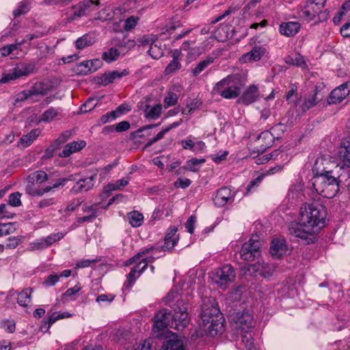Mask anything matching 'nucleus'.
I'll list each match as a JSON object with an SVG mask.
<instances>
[{
	"mask_svg": "<svg viewBox=\"0 0 350 350\" xmlns=\"http://www.w3.org/2000/svg\"><path fill=\"white\" fill-rule=\"evenodd\" d=\"M129 224L135 228L139 227L142 225L144 221V215L136 211H131L127 214Z\"/></svg>",
	"mask_w": 350,
	"mask_h": 350,
	"instance_id": "72a5a7b5",
	"label": "nucleus"
},
{
	"mask_svg": "<svg viewBox=\"0 0 350 350\" xmlns=\"http://www.w3.org/2000/svg\"><path fill=\"white\" fill-rule=\"evenodd\" d=\"M179 240L178 236L175 238L167 239V237H165L163 247H165L167 251L172 250L174 247L178 243Z\"/></svg>",
	"mask_w": 350,
	"mask_h": 350,
	"instance_id": "4d7b16f0",
	"label": "nucleus"
},
{
	"mask_svg": "<svg viewBox=\"0 0 350 350\" xmlns=\"http://www.w3.org/2000/svg\"><path fill=\"white\" fill-rule=\"evenodd\" d=\"M64 237L62 232H57L42 238L46 247L51 246L55 242L61 240Z\"/></svg>",
	"mask_w": 350,
	"mask_h": 350,
	"instance_id": "de8ad7c7",
	"label": "nucleus"
},
{
	"mask_svg": "<svg viewBox=\"0 0 350 350\" xmlns=\"http://www.w3.org/2000/svg\"><path fill=\"white\" fill-rule=\"evenodd\" d=\"M72 135L70 131H65L63 132L54 142L60 147V145L64 144Z\"/></svg>",
	"mask_w": 350,
	"mask_h": 350,
	"instance_id": "e2e57ef3",
	"label": "nucleus"
},
{
	"mask_svg": "<svg viewBox=\"0 0 350 350\" xmlns=\"http://www.w3.org/2000/svg\"><path fill=\"white\" fill-rule=\"evenodd\" d=\"M312 172L314 176L333 175L340 177L343 167L340 165L335 158L328 154H324L316 159Z\"/></svg>",
	"mask_w": 350,
	"mask_h": 350,
	"instance_id": "0eeeda50",
	"label": "nucleus"
},
{
	"mask_svg": "<svg viewBox=\"0 0 350 350\" xmlns=\"http://www.w3.org/2000/svg\"><path fill=\"white\" fill-rule=\"evenodd\" d=\"M301 25L299 22H286L280 24L279 27L280 33L286 37H293L299 31Z\"/></svg>",
	"mask_w": 350,
	"mask_h": 350,
	"instance_id": "5701e85b",
	"label": "nucleus"
},
{
	"mask_svg": "<svg viewBox=\"0 0 350 350\" xmlns=\"http://www.w3.org/2000/svg\"><path fill=\"white\" fill-rule=\"evenodd\" d=\"M29 96L31 98L33 96H44L46 94V90L44 88L43 83H35L29 90H27Z\"/></svg>",
	"mask_w": 350,
	"mask_h": 350,
	"instance_id": "a19ab883",
	"label": "nucleus"
},
{
	"mask_svg": "<svg viewBox=\"0 0 350 350\" xmlns=\"http://www.w3.org/2000/svg\"><path fill=\"white\" fill-rule=\"evenodd\" d=\"M33 65L17 64L8 73L4 74L0 79V83H5L12 80H15L23 76H27L33 72Z\"/></svg>",
	"mask_w": 350,
	"mask_h": 350,
	"instance_id": "ddd939ff",
	"label": "nucleus"
},
{
	"mask_svg": "<svg viewBox=\"0 0 350 350\" xmlns=\"http://www.w3.org/2000/svg\"><path fill=\"white\" fill-rule=\"evenodd\" d=\"M200 317L204 325L210 323L208 327L210 332L215 331L216 334L223 327L224 320L222 314L213 304H206L202 306Z\"/></svg>",
	"mask_w": 350,
	"mask_h": 350,
	"instance_id": "6e6552de",
	"label": "nucleus"
},
{
	"mask_svg": "<svg viewBox=\"0 0 350 350\" xmlns=\"http://www.w3.org/2000/svg\"><path fill=\"white\" fill-rule=\"evenodd\" d=\"M234 198V192L228 187H222L217 191L213 200L217 207H224L227 204L232 203Z\"/></svg>",
	"mask_w": 350,
	"mask_h": 350,
	"instance_id": "4468645a",
	"label": "nucleus"
},
{
	"mask_svg": "<svg viewBox=\"0 0 350 350\" xmlns=\"http://www.w3.org/2000/svg\"><path fill=\"white\" fill-rule=\"evenodd\" d=\"M49 179L47 174L42 170H38L29 174L26 180H32L34 183L42 184Z\"/></svg>",
	"mask_w": 350,
	"mask_h": 350,
	"instance_id": "f704fd0d",
	"label": "nucleus"
},
{
	"mask_svg": "<svg viewBox=\"0 0 350 350\" xmlns=\"http://www.w3.org/2000/svg\"><path fill=\"white\" fill-rule=\"evenodd\" d=\"M71 8L72 9L75 10V11L73 12V14L70 16V18L72 20H75L77 18H79V17L83 16L87 14V12H85V10L81 5L80 2L78 3L75 5H72Z\"/></svg>",
	"mask_w": 350,
	"mask_h": 350,
	"instance_id": "864d4df0",
	"label": "nucleus"
},
{
	"mask_svg": "<svg viewBox=\"0 0 350 350\" xmlns=\"http://www.w3.org/2000/svg\"><path fill=\"white\" fill-rule=\"evenodd\" d=\"M57 109L50 107L42 113L41 120L44 122H50L57 116Z\"/></svg>",
	"mask_w": 350,
	"mask_h": 350,
	"instance_id": "8fccbe9b",
	"label": "nucleus"
},
{
	"mask_svg": "<svg viewBox=\"0 0 350 350\" xmlns=\"http://www.w3.org/2000/svg\"><path fill=\"white\" fill-rule=\"evenodd\" d=\"M114 111H111L106 114L102 116L100 118V122L101 124H105L109 122H111L115 119H116L118 116L116 115Z\"/></svg>",
	"mask_w": 350,
	"mask_h": 350,
	"instance_id": "0e129e2a",
	"label": "nucleus"
},
{
	"mask_svg": "<svg viewBox=\"0 0 350 350\" xmlns=\"http://www.w3.org/2000/svg\"><path fill=\"white\" fill-rule=\"evenodd\" d=\"M2 236L13 233L16 230L15 223L1 224Z\"/></svg>",
	"mask_w": 350,
	"mask_h": 350,
	"instance_id": "6e6d98bb",
	"label": "nucleus"
},
{
	"mask_svg": "<svg viewBox=\"0 0 350 350\" xmlns=\"http://www.w3.org/2000/svg\"><path fill=\"white\" fill-rule=\"evenodd\" d=\"M29 10V8L28 4L22 1L19 3L17 8L13 11V15L15 18H16L20 16L21 15L27 13Z\"/></svg>",
	"mask_w": 350,
	"mask_h": 350,
	"instance_id": "603ef678",
	"label": "nucleus"
},
{
	"mask_svg": "<svg viewBox=\"0 0 350 350\" xmlns=\"http://www.w3.org/2000/svg\"><path fill=\"white\" fill-rule=\"evenodd\" d=\"M261 242L258 235H252L245 242L239 251L240 258L247 262H253L260 256Z\"/></svg>",
	"mask_w": 350,
	"mask_h": 350,
	"instance_id": "1a4fd4ad",
	"label": "nucleus"
},
{
	"mask_svg": "<svg viewBox=\"0 0 350 350\" xmlns=\"http://www.w3.org/2000/svg\"><path fill=\"white\" fill-rule=\"evenodd\" d=\"M82 211L83 213H89V215L78 217L77 219V221L79 224H82L84 222L92 223L98 217V207L97 204H94L90 206L83 205L82 207Z\"/></svg>",
	"mask_w": 350,
	"mask_h": 350,
	"instance_id": "412c9836",
	"label": "nucleus"
},
{
	"mask_svg": "<svg viewBox=\"0 0 350 350\" xmlns=\"http://www.w3.org/2000/svg\"><path fill=\"white\" fill-rule=\"evenodd\" d=\"M96 174H94L89 177L80 178L70 189V192L74 194L86 192L94 187Z\"/></svg>",
	"mask_w": 350,
	"mask_h": 350,
	"instance_id": "dca6fc26",
	"label": "nucleus"
},
{
	"mask_svg": "<svg viewBox=\"0 0 350 350\" xmlns=\"http://www.w3.org/2000/svg\"><path fill=\"white\" fill-rule=\"evenodd\" d=\"M31 288H27L22 291L18 296L17 303L23 307H27L31 301Z\"/></svg>",
	"mask_w": 350,
	"mask_h": 350,
	"instance_id": "2f4dec72",
	"label": "nucleus"
},
{
	"mask_svg": "<svg viewBox=\"0 0 350 350\" xmlns=\"http://www.w3.org/2000/svg\"><path fill=\"white\" fill-rule=\"evenodd\" d=\"M8 205L6 204H1L0 205V218H13L15 215L14 213L8 210Z\"/></svg>",
	"mask_w": 350,
	"mask_h": 350,
	"instance_id": "13d9d810",
	"label": "nucleus"
},
{
	"mask_svg": "<svg viewBox=\"0 0 350 350\" xmlns=\"http://www.w3.org/2000/svg\"><path fill=\"white\" fill-rule=\"evenodd\" d=\"M161 350H185V348L181 340L173 338L166 340Z\"/></svg>",
	"mask_w": 350,
	"mask_h": 350,
	"instance_id": "c85d7f7f",
	"label": "nucleus"
},
{
	"mask_svg": "<svg viewBox=\"0 0 350 350\" xmlns=\"http://www.w3.org/2000/svg\"><path fill=\"white\" fill-rule=\"evenodd\" d=\"M46 248L45 243L44 242L43 239H38L33 242H31L29 244V247H27L28 251H35V250H42Z\"/></svg>",
	"mask_w": 350,
	"mask_h": 350,
	"instance_id": "3c124183",
	"label": "nucleus"
},
{
	"mask_svg": "<svg viewBox=\"0 0 350 350\" xmlns=\"http://www.w3.org/2000/svg\"><path fill=\"white\" fill-rule=\"evenodd\" d=\"M205 161L206 160L204 159L192 158L186 162L183 169L190 172H196L199 170L198 166L204 163Z\"/></svg>",
	"mask_w": 350,
	"mask_h": 350,
	"instance_id": "4c0bfd02",
	"label": "nucleus"
},
{
	"mask_svg": "<svg viewBox=\"0 0 350 350\" xmlns=\"http://www.w3.org/2000/svg\"><path fill=\"white\" fill-rule=\"evenodd\" d=\"M284 62L291 66H301L302 65H306L304 57L298 53L294 55H287L284 58Z\"/></svg>",
	"mask_w": 350,
	"mask_h": 350,
	"instance_id": "c9c22d12",
	"label": "nucleus"
},
{
	"mask_svg": "<svg viewBox=\"0 0 350 350\" xmlns=\"http://www.w3.org/2000/svg\"><path fill=\"white\" fill-rule=\"evenodd\" d=\"M129 71L124 69L123 71L114 70L108 73H104L100 77H98L95 81L97 84L102 85H107L113 83L116 79H121L122 77L129 75Z\"/></svg>",
	"mask_w": 350,
	"mask_h": 350,
	"instance_id": "6ab92c4d",
	"label": "nucleus"
},
{
	"mask_svg": "<svg viewBox=\"0 0 350 350\" xmlns=\"http://www.w3.org/2000/svg\"><path fill=\"white\" fill-rule=\"evenodd\" d=\"M40 133L39 129H33L27 135H23L19 142L23 147H27L39 136Z\"/></svg>",
	"mask_w": 350,
	"mask_h": 350,
	"instance_id": "7c9ffc66",
	"label": "nucleus"
},
{
	"mask_svg": "<svg viewBox=\"0 0 350 350\" xmlns=\"http://www.w3.org/2000/svg\"><path fill=\"white\" fill-rule=\"evenodd\" d=\"M230 27L227 25H221L215 31V38L220 42H224L229 38Z\"/></svg>",
	"mask_w": 350,
	"mask_h": 350,
	"instance_id": "ea45409f",
	"label": "nucleus"
},
{
	"mask_svg": "<svg viewBox=\"0 0 350 350\" xmlns=\"http://www.w3.org/2000/svg\"><path fill=\"white\" fill-rule=\"evenodd\" d=\"M339 156L343 164L350 167V142L347 141L341 144Z\"/></svg>",
	"mask_w": 350,
	"mask_h": 350,
	"instance_id": "bb28decb",
	"label": "nucleus"
},
{
	"mask_svg": "<svg viewBox=\"0 0 350 350\" xmlns=\"http://www.w3.org/2000/svg\"><path fill=\"white\" fill-rule=\"evenodd\" d=\"M89 60L83 61L78 64L74 68V71L77 75H87L92 73Z\"/></svg>",
	"mask_w": 350,
	"mask_h": 350,
	"instance_id": "e433bc0d",
	"label": "nucleus"
},
{
	"mask_svg": "<svg viewBox=\"0 0 350 350\" xmlns=\"http://www.w3.org/2000/svg\"><path fill=\"white\" fill-rule=\"evenodd\" d=\"M253 318L248 312H237L231 316V326L240 335L243 350H256L250 332L252 327Z\"/></svg>",
	"mask_w": 350,
	"mask_h": 350,
	"instance_id": "f03ea898",
	"label": "nucleus"
},
{
	"mask_svg": "<svg viewBox=\"0 0 350 350\" xmlns=\"http://www.w3.org/2000/svg\"><path fill=\"white\" fill-rule=\"evenodd\" d=\"M137 21L138 18L133 16L126 18L124 22V29L126 31H130L133 29L137 25Z\"/></svg>",
	"mask_w": 350,
	"mask_h": 350,
	"instance_id": "680f3d73",
	"label": "nucleus"
},
{
	"mask_svg": "<svg viewBox=\"0 0 350 350\" xmlns=\"http://www.w3.org/2000/svg\"><path fill=\"white\" fill-rule=\"evenodd\" d=\"M80 3L87 14L90 12L96 10L100 5V0H86L81 1Z\"/></svg>",
	"mask_w": 350,
	"mask_h": 350,
	"instance_id": "79ce46f5",
	"label": "nucleus"
},
{
	"mask_svg": "<svg viewBox=\"0 0 350 350\" xmlns=\"http://www.w3.org/2000/svg\"><path fill=\"white\" fill-rule=\"evenodd\" d=\"M81 204L82 200L80 198L74 199L68 203L64 211H74Z\"/></svg>",
	"mask_w": 350,
	"mask_h": 350,
	"instance_id": "338daca9",
	"label": "nucleus"
},
{
	"mask_svg": "<svg viewBox=\"0 0 350 350\" xmlns=\"http://www.w3.org/2000/svg\"><path fill=\"white\" fill-rule=\"evenodd\" d=\"M94 43V37L90 33H86L75 41V47L79 50H82L88 46H92Z\"/></svg>",
	"mask_w": 350,
	"mask_h": 350,
	"instance_id": "a878e982",
	"label": "nucleus"
},
{
	"mask_svg": "<svg viewBox=\"0 0 350 350\" xmlns=\"http://www.w3.org/2000/svg\"><path fill=\"white\" fill-rule=\"evenodd\" d=\"M138 278L139 276H137L136 269L131 268L130 272L126 275V280L124 284V287L130 290Z\"/></svg>",
	"mask_w": 350,
	"mask_h": 350,
	"instance_id": "37998d69",
	"label": "nucleus"
},
{
	"mask_svg": "<svg viewBox=\"0 0 350 350\" xmlns=\"http://www.w3.org/2000/svg\"><path fill=\"white\" fill-rule=\"evenodd\" d=\"M267 53L266 49L262 46H255L252 49L240 58L239 62L242 64H246L252 62L259 61Z\"/></svg>",
	"mask_w": 350,
	"mask_h": 350,
	"instance_id": "f3484780",
	"label": "nucleus"
},
{
	"mask_svg": "<svg viewBox=\"0 0 350 350\" xmlns=\"http://www.w3.org/2000/svg\"><path fill=\"white\" fill-rule=\"evenodd\" d=\"M129 179L128 178H122L118 180L116 183L112 184L109 183L108 184L103 191V193L105 194L107 196H108L110 194V192L111 191L118 190L120 189L122 187H125L129 183Z\"/></svg>",
	"mask_w": 350,
	"mask_h": 350,
	"instance_id": "473e14b6",
	"label": "nucleus"
},
{
	"mask_svg": "<svg viewBox=\"0 0 350 350\" xmlns=\"http://www.w3.org/2000/svg\"><path fill=\"white\" fill-rule=\"evenodd\" d=\"M130 126L129 121L124 120L115 125V130L118 133L124 132L129 129Z\"/></svg>",
	"mask_w": 350,
	"mask_h": 350,
	"instance_id": "774afa93",
	"label": "nucleus"
},
{
	"mask_svg": "<svg viewBox=\"0 0 350 350\" xmlns=\"http://www.w3.org/2000/svg\"><path fill=\"white\" fill-rule=\"evenodd\" d=\"M96 104L97 101L94 98H90L81 106L80 111L84 113L90 111L95 108Z\"/></svg>",
	"mask_w": 350,
	"mask_h": 350,
	"instance_id": "09e8293b",
	"label": "nucleus"
},
{
	"mask_svg": "<svg viewBox=\"0 0 350 350\" xmlns=\"http://www.w3.org/2000/svg\"><path fill=\"white\" fill-rule=\"evenodd\" d=\"M120 55L119 51L113 47L110 48L102 54V59L107 63L116 61Z\"/></svg>",
	"mask_w": 350,
	"mask_h": 350,
	"instance_id": "58836bf2",
	"label": "nucleus"
},
{
	"mask_svg": "<svg viewBox=\"0 0 350 350\" xmlns=\"http://www.w3.org/2000/svg\"><path fill=\"white\" fill-rule=\"evenodd\" d=\"M214 62V57H208L206 59L199 62L194 68L192 69L191 73L194 77L199 75L202 71H204L208 66L213 64Z\"/></svg>",
	"mask_w": 350,
	"mask_h": 350,
	"instance_id": "c756f323",
	"label": "nucleus"
},
{
	"mask_svg": "<svg viewBox=\"0 0 350 350\" xmlns=\"http://www.w3.org/2000/svg\"><path fill=\"white\" fill-rule=\"evenodd\" d=\"M349 95V91H345L344 87L341 88V85L334 89L328 98L329 104H337L342 101L347 96Z\"/></svg>",
	"mask_w": 350,
	"mask_h": 350,
	"instance_id": "393cba45",
	"label": "nucleus"
},
{
	"mask_svg": "<svg viewBox=\"0 0 350 350\" xmlns=\"http://www.w3.org/2000/svg\"><path fill=\"white\" fill-rule=\"evenodd\" d=\"M274 139L275 137L271 131H265L262 132L252 142L250 146L252 151L258 154L263 153L272 146Z\"/></svg>",
	"mask_w": 350,
	"mask_h": 350,
	"instance_id": "9b49d317",
	"label": "nucleus"
},
{
	"mask_svg": "<svg viewBox=\"0 0 350 350\" xmlns=\"http://www.w3.org/2000/svg\"><path fill=\"white\" fill-rule=\"evenodd\" d=\"M288 230L291 234L306 240L308 244L314 242L315 237L314 234L316 232L307 225L302 224L300 220L299 223H291L289 225Z\"/></svg>",
	"mask_w": 350,
	"mask_h": 350,
	"instance_id": "f8f14e48",
	"label": "nucleus"
},
{
	"mask_svg": "<svg viewBox=\"0 0 350 350\" xmlns=\"http://www.w3.org/2000/svg\"><path fill=\"white\" fill-rule=\"evenodd\" d=\"M262 178H263V176L260 175V176H258L255 179L250 181L246 187L247 194H248L249 193H251L253 190H254L258 186V185L261 183Z\"/></svg>",
	"mask_w": 350,
	"mask_h": 350,
	"instance_id": "052dcab7",
	"label": "nucleus"
},
{
	"mask_svg": "<svg viewBox=\"0 0 350 350\" xmlns=\"http://www.w3.org/2000/svg\"><path fill=\"white\" fill-rule=\"evenodd\" d=\"M236 272L230 265H225L219 268L214 275L215 282L219 287L225 290L228 285L234 282Z\"/></svg>",
	"mask_w": 350,
	"mask_h": 350,
	"instance_id": "9d476101",
	"label": "nucleus"
},
{
	"mask_svg": "<svg viewBox=\"0 0 350 350\" xmlns=\"http://www.w3.org/2000/svg\"><path fill=\"white\" fill-rule=\"evenodd\" d=\"M191 183V181L189 178H178L177 180L174 182V187L176 188H187Z\"/></svg>",
	"mask_w": 350,
	"mask_h": 350,
	"instance_id": "69168bd1",
	"label": "nucleus"
},
{
	"mask_svg": "<svg viewBox=\"0 0 350 350\" xmlns=\"http://www.w3.org/2000/svg\"><path fill=\"white\" fill-rule=\"evenodd\" d=\"M60 276L57 274L53 273L49 275L43 282V285L45 286H53L59 282Z\"/></svg>",
	"mask_w": 350,
	"mask_h": 350,
	"instance_id": "bf43d9fd",
	"label": "nucleus"
},
{
	"mask_svg": "<svg viewBox=\"0 0 350 350\" xmlns=\"http://www.w3.org/2000/svg\"><path fill=\"white\" fill-rule=\"evenodd\" d=\"M258 98L259 93L258 87L255 85H250L239 98L237 103L248 105L256 102Z\"/></svg>",
	"mask_w": 350,
	"mask_h": 350,
	"instance_id": "a211bd4d",
	"label": "nucleus"
},
{
	"mask_svg": "<svg viewBox=\"0 0 350 350\" xmlns=\"http://www.w3.org/2000/svg\"><path fill=\"white\" fill-rule=\"evenodd\" d=\"M148 53L154 59H158L163 55L162 49L154 42H151V45L150 46Z\"/></svg>",
	"mask_w": 350,
	"mask_h": 350,
	"instance_id": "c03bdc74",
	"label": "nucleus"
},
{
	"mask_svg": "<svg viewBox=\"0 0 350 350\" xmlns=\"http://www.w3.org/2000/svg\"><path fill=\"white\" fill-rule=\"evenodd\" d=\"M59 147L53 142L44 151L42 156L43 159H51L53 157L55 152L59 149Z\"/></svg>",
	"mask_w": 350,
	"mask_h": 350,
	"instance_id": "5fc2aeb1",
	"label": "nucleus"
},
{
	"mask_svg": "<svg viewBox=\"0 0 350 350\" xmlns=\"http://www.w3.org/2000/svg\"><path fill=\"white\" fill-rule=\"evenodd\" d=\"M325 217V207L321 204H304L300 208L302 224L307 225L315 232L324 226Z\"/></svg>",
	"mask_w": 350,
	"mask_h": 350,
	"instance_id": "7ed1b4c3",
	"label": "nucleus"
},
{
	"mask_svg": "<svg viewBox=\"0 0 350 350\" xmlns=\"http://www.w3.org/2000/svg\"><path fill=\"white\" fill-rule=\"evenodd\" d=\"M178 97L176 93L173 92H168L163 100L164 107L168 108L171 106L175 105L178 102Z\"/></svg>",
	"mask_w": 350,
	"mask_h": 350,
	"instance_id": "a18cd8bd",
	"label": "nucleus"
},
{
	"mask_svg": "<svg viewBox=\"0 0 350 350\" xmlns=\"http://www.w3.org/2000/svg\"><path fill=\"white\" fill-rule=\"evenodd\" d=\"M21 196L22 193H21L18 191H16L10 194V196H8V204L14 207H18L21 206Z\"/></svg>",
	"mask_w": 350,
	"mask_h": 350,
	"instance_id": "49530a36",
	"label": "nucleus"
},
{
	"mask_svg": "<svg viewBox=\"0 0 350 350\" xmlns=\"http://www.w3.org/2000/svg\"><path fill=\"white\" fill-rule=\"evenodd\" d=\"M188 308L189 304L181 299L174 304L173 314L166 308L159 310L154 317L152 331L160 332L168 326L178 330L184 329L189 323Z\"/></svg>",
	"mask_w": 350,
	"mask_h": 350,
	"instance_id": "f257e3e1",
	"label": "nucleus"
},
{
	"mask_svg": "<svg viewBox=\"0 0 350 350\" xmlns=\"http://www.w3.org/2000/svg\"><path fill=\"white\" fill-rule=\"evenodd\" d=\"M323 94L320 93L319 87L316 86L313 94L310 96L304 98L300 107L301 110L306 111L315 106L319 102L323 100Z\"/></svg>",
	"mask_w": 350,
	"mask_h": 350,
	"instance_id": "4be33fe9",
	"label": "nucleus"
},
{
	"mask_svg": "<svg viewBox=\"0 0 350 350\" xmlns=\"http://www.w3.org/2000/svg\"><path fill=\"white\" fill-rule=\"evenodd\" d=\"M171 56L172 57V60H171L167 65L163 72L165 76H172L174 75L182 67L180 63L183 57L181 49H175L172 51L171 52Z\"/></svg>",
	"mask_w": 350,
	"mask_h": 350,
	"instance_id": "2eb2a0df",
	"label": "nucleus"
},
{
	"mask_svg": "<svg viewBox=\"0 0 350 350\" xmlns=\"http://www.w3.org/2000/svg\"><path fill=\"white\" fill-rule=\"evenodd\" d=\"M85 145L86 143L83 140L79 142L73 141L68 143L64 146L63 150L59 153V157L62 158L68 157L71 154L81 150Z\"/></svg>",
	"mask_w": 350,
	"mask_h": 350,
	"instance_id": "b1692460",
	"label": "nucleus"
},
{
	"mask_svg": "<svg viewBox=\"0 0 350 350\" xmlns=\"http://www.w3.org/2000/svg\"><path fill=\"white\" fill-rule=\"evenodd\" d=\"M242 84L236 75H228L217 82L213 87V92L226 99L237 98L241 92Z\"/></svg>",
	"mask_w": 350,
	"mask_h": 350,
	"instance_id": "423d86ee",
	"label": "nucleus"
},
{
	"mask_svg": "<svg viewBox=\"0 0 350 350\" xmlns=\"http://www.w3.org/2000/svg\"><path fill=\"white\" fill-rule=\"evenodd\" d=\"M161 109L162 107L160 104L154 106L147 105L144 109L145 117L151 120L157 119L161 116Z\"/></svg>",
	"mask_w": 350,
	"mask_h": 350,
	"instance_id": "cd10ccee",
	"label": "nucleus"
},
{
	"mask_svg": "<svg viewBox=\"0 0 350 350\" xmlns=\"http://www.w3.org/2000/svg\"><path fill=\"white\" fill-rule=\"evenodd\" d=\"M327 0H308L300 5L297 10L298 17L305 21L321 23L325 21L329 16L327 10H323Z\"/></svg>",
	"mask_w": 350,
	"mask_h": 350,
	"instance_id": "20e7f679",
	"label": "nucleus"
},
{
	"mask_svg": "<svg viewBox=\"0 0 350 350\" xmlns=\"http://www.w3.org/2000/svg\"><path fill=\"white\" fill-rule=\"evenodd\" d=\"M340 177L333 175L314 176L312 187L316 192L323 198H332L339 191Z\"/></svg>",
	"mask_w": 350,
	"mask_h": 350,
	"instance_id": "39448f33",
	"label": "nucleus"
},
{
	"mask_svg": "<svg viewBox=\"0 0 350 350\" xmlns=\"http://www.w3.org/2000/svg\"><path fill=\"white\" fill-rule=\"evenodd\" d=\"M269 251L274 258H280L287 251L285 240L273 239L271 241Z\"/></svg>",
	"mask_w": 350,
	"mask_h": 350,
	"instance_id": "aec40b11",
	"label": "nucleus"
}]
</instances>
